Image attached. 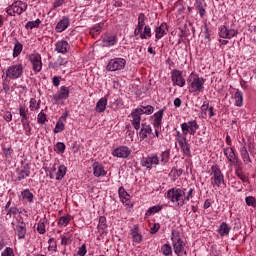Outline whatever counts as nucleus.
<instances>
[{
  "mask_svg": "<svg viewBox=\"0 0 256 256\" xmlns=\"http://www.w3.org/2000/svg\"><path fill=\"white\" fill-rule=\"evenodd\" d=\"M166 197L172 203H177L178 207L185 205V189L171 188L168 190Z\"/></svg>",
  "mask_w": 256,
  "mask_h": 256,
  "instance_id": "obj_1",
  "label": "nucleus"
},
{
  "mask_svg": "<svg viewBox=\"0 0 256 256\" xmlns=\"http://www.w3.org/2000/svg\"><path fill=\"white\" fill-rule=\"evenodd\" d=\"M224 155L227 158V160L234 165L235 167V175L239 178V179H244V177L242 175H240L239 171H241V160H239V158H237V155H235V150H233V148L231 147H227L224 148Z\"/></svg>",
  "mask_w": 256,
  "mask_h": 256,
  "instance_id": "obj_2",
  "label": "nucleus"
},
{
  "mask_svg": "<svg viewBox=\"0 0 256 256\" xmlns=\"http://www.w3.org/2000/svg\"><path fill=\"white\" fill-rule=\"evenodd\" d=\"M189 91L190 93H201L204 89L205 78H200L199 76H195L193 78V74H191L188 78Z\"/></svg>",
  "mask_w": 256,
  "mask_h": 256,
  "instance_id": "obj_3",
  "label": "nucleus"
},
{
  "mask_svg": "<svg viewBox=\"0 0 256 256\" xmlns=\"http://www.w3.org/2000/svg\"><path fill=\"white\" fill-rule=\"evenodd\" d=\"M27 11V3L18 0L12 3V5L8 6L6 9V13L11 17H15L16 15H21Z\"/></svg>",
  "mask_w": 256,
  "mask_h": 256,
  "instance_id": "obj_4",
  "label": "nucleus"
},
{
  "mask_svg": "<svg viewBox=\"0 0 256 256\" xmlns=\"http://www.w3.org/2000/svg\"><path fill=\"white\" fill-rule=\"evenodd\" d=\"M210 175L212 176V185H216V187H221V185L225 184V176L223 175V172H221L219 166L212 165Z\"/></svg>",
  "mask_w": 256,
  "mask_h": 256,
  "instance_id": "obj_5",
  "label": "nucleus"
},
{
  "mask_svg": "<svg viewBox=\"0 0 256 256\" xmlns=\"http://www.w3.org/2000/svg\"><path fill=\"white\" fill-rule=\"evenodd\" d=\"M125 65H127V60L124 58H113L109 60L106 69L108 71H123Z\"/></svg>",
  "mask_w": 256,
  "mask_h": 256,
  "instance_id": "obj_6",
  "label": "nucleus"
},
{
  "mask_svg": "<svg viewBox=\"0 0 256 256\" xmlns=\"http://www.w3.org/2000/svg\"><path fill=\"white\" fill-rule=\"evenodd\" d=\"M171 241L174 247V253L179 255L183 251V240H181V235L176 230H172Z\"/></svg>",
  "mask_w": 256,
  "mask_h": 256,
  "instance_id": "obj_7",
  "label": "nucleus"
},
{
  "mask_svg": "<svg viewBox=\"0 0 256 256\" xmlns=\"http://www.w3.org/2000/svg\"><path fill=\"white\" fill-rule=\"evenodd\" d=\"M23 75V65L18 64V65H12L7 68L6 70V77L8 79H19Z\"/></svg>",
  "mask_w": 256,
  "mask_h": 256,
  "instance_id": "obj_8",
  "label": "nucleus"
},
{
  "mask_svg": "<svg viewBox=\"0 0 256 256\" xmlns=\"http://www.w3.org/2000/svg\"><path fill=\"white\" fill-rule=\"evenodd\" d=\"M182 133L187 135L190 133V135H195L197 133V130L199 129V124H197V120H191L189 122H184L181 124Z\"/></svg>",
  "mask_w": 256,
  "mask_h": 256,
  "instance_id": "obj_9",
  "label": "nucleus"
},
{
  "mask_svg": "<svg viewBox=\"0 0 256 256\" xmlns=\"http://www.w3.org/2000/svg\"><path fill=\"white\" fill-rule=\"evenodd\" d=\"M159 163V156L157 154H152L151 156L143 157L141 160L142 167H146V169H153V167H157Z\"/></svg>",
  "mask_w": 256,
  "mask_h": 256,
  "instance_id": "obj_10",
  "label": "nucleus"
},
{
  "mask_svg": "<svg viewBox=\"0 0 256 256\" xmlns=\"http://www.w3.org/2000/svg\"><path fill=\"white\" fill-rule=\"evenodd\" d=\"M237 35H239L238 30L228 29L225 25L219 27V37H221V39H233V37H237Z\"/></svg>",
  "mask_w": 256,
  "mask_h": 256,
  "instance_id": "obj_11",
  "label": "nucleus"
},
{
  "mask_svg": "<svg viewBox=\"0 0 256 256\" xmlns=\"http://www.w3.org/2000/svg\"><path fill=\"white\" fill-rule=\"evenodd\" d=\"M61 99H69V88L67 86H62L58 93L52 96V103L57 105Z\"/></svg>",
  "mask_w": 256,
  "mask_h": 256,
  "instance_id": "obj_12",
  "label": "nucleus"
},
{
  "mask_svg": "<svg viewBox=\"0 0 256 256\" xmlns=\"http://www.w3.org/2000/svg\"><path fill=\"white\" fill-rule=\"evenodd\" d=\"M113 157H118L120 159H127L131 155V149L127 146H120L112 152Z\"/></svg>",
  "mask_w": 256,
  "mask_h": 256,
  "instance_id": "obj_13",
  "label": "nucleus"
},
{
  "mask_svg": "<svg viewBox=\"0 0 256 256\" xmlns=\"http://www.w3.org/2000/svg\"><path fill=\"white\" fill-rule=\"evenodd\" d=\"M171 79L173 85H177L178 87H185V78H183V72L179 70H173Z\"/></svg>",
  "mask_w": 256,
  "mask_h": 256,
  "instance_id": "obj_14",
  "label": "nucleus"
},
{
  "mask_svg": "<svg viewBox=\"0 0 256 256\" xmlns=\"http://www.w3.org/2000/svg\"><path fill=\"white\" fill-rule=\"evenodd\" d=\"M30 62L33 65V70L36 73H39L41 69H43V62H41V55L40 54H31L30 55Z\"/></svg>",
  "mask_w": 256,
  "mask_h": 256,
  "instance_id": "obj_15",
  "label": "nucleus"
},
{
  "mask_svg": "<svg viewBox=\"0 0 256 256\" xmlns=\"http://www.w3.org/2000/svg\"><path fill=\"white\" fill-rule=\"evenodd\" d=\"M14 231L18 239H25V235H27V224L23 221L19 222L14 226Z\"/></svg>",
  "mask_w": 256,
  "mask_h": 256,
  "instance_id": "obj_16",
  "label": "nucleus"
},
{
  "mask_svg": "<svg viewBox=\"0 0 256 256\" xmlns=\"http://www.w3.org/2000/svg\"><path fill=\"white\" fill-rule=\"evenodd\" d=\"M141 112H139V109H134L131 113L132 117V125L136 131H139L141 129Z\"/></svg>",
  "mask_w": 256,
  "mask_h": 256,
  "instance_id": "obj_17",
  "label": "nucleus"
},
{
  "mask_svg": "<svg viewBox=\"0 0 256 256\" xmlns=\"http://www.w3.org/2000/svg\"><path fill=\"white\" fill-rule=\"evenodd\" d=\"M151 133H153V129H151V125H149L147 123H142L140 132H139V137H140L141 141L147 139V136L151 135Z\"/></svg>",
  "mask_w": 256,
  "mask_h": 256,
  "instance_id": "obj_18",
  "label": "nucleus"
},
{
  "mask_svg": "<svg viewBox=\"0 0 256 256\" xmlns=\"http://www.w3.org/2000/svg\"><path fill=\"white\" fill-rule=\"evenodd\" d=\"M69 49V42H67L66 40L58 41L55 44V51H57V53H62L63 55H65V53H68Z\"/></svg>",
  "mask_w": 256,
  "mask_h": 256,
  "instance_id": "obj_19",
  "label": "nucleus"
},
{
  "mask_svg": "<svg viewBox=\"0 0 256 256\" xmlns=\"http://www.w3.org/2000/svg\"><path fill=\"white\" fill-rule=\"evenodd\" d=\"M69 17L64 16L62 17L61 20H59V22L57 23L56 27H55V31L57 33H63V31H65V29H67V27H69Z\"/></svg>",
  "mask_w": 256,
  "mask_h": 256,
  "instance_id": "obj_20",
  "label": "nucleus"
},
{
  "mask_svg": "<svg viewBox=\"0 0 256 256\" xmlns=\"http://www.w3.org/2000/svg\"><path fill=\"white\" fill-rule=\"evenodd\" d=\"M155 37L156 39H163L167 33H169V29L167 28V23H162L160 26L155 29Z\"/></svg>",
  "mask_w": 256,
  "mask_h": 256,
  "instance_id": "obj_21",
  "label": "nucleus"
},
{
  "mask_svg": "<svg viewBox=\"0 0 256 256\" xmlns=\"http://www.w3.org/2000/svg\"><path fill=\"white\" fill-rule=\"evenodd\" d=\"M93 175L95 177H105L107 175L103 164H100L99 162L93 164Z\"/></svg>",
  "mask_w": 256,
  "mask_h": 256,
  "instance_id": "obj_22",
  "label": "nucleus"
},
{
  "mask_svg": "<svg viewBox=\"0 0 256 256\" xmlns=\"http://www.w3.org/2000/svg\"><path fill=\"white\" fill-rule=\"evenodd\" d=\"M29 164H25L19 171H18V181H23V179H27L31 174V170H29Z\"/></svg>",
  "mask_w": 256,
  "mask_h": 256,
  "instance_id": "obj_23",
  "label": "nucleus"
},
{
  "mask_svg": "<svg viewBox=\"0 0 256 256\" xmlns=\"http://www.w3.org/2000/svg\"><path fill=\"white\" fill-rule=\"evenodd\" d=\"M163 121V109L159 110L154 114V129H161V123Z\"/></svg>",
  "mask_w": 256,
  "mask_h": 256,
  "instance_id": "obj_24",
  "label": "nucleus"
},
{
  "mask_svg": "<svg viewBox=\"0 0 256 256\" xmlns=\"http://www.w3.org/2000/svg\"><path fill=\"white\" fill-rule=\"evenodd\" d=\"M105 109H107V97H102L96 103L95 111H96V113H104Z\"/></svg>",
  "mask_w": 256,
  "mask_h": 256,
  "instance_id": "obj_25",
  "label": "nucleus"
},
{
  "mask_svg": "<svg viewBox=\"0 0 256 256\" xmlns=\"http://www.w3.org/2000/svg\"><path fill=\"white\" fill-rule=\"evenodd\" d=\"M117 43V37L114 35H107L103 38L104 47H113Z\"/></svg>",
  "mask_w": 256,
  "mask_h": 256,
  "instance_id": "obj_26",
  "label": "nucleus"
},
{
  "mask_svg": "<svg viewBox=\"0 0 256 256\" xmlns=\"http://www.w3.org/2000/svg\"><path fill=\"white\" fill-rule=\"evenodd\" d=\"M118 195L122 201V203H126V205H129V198L131 197L127 191H125V188L121 186L118 190Z\"/></svg>",
  "mask_w": 256,
  "mask_h": 256,
  "instance_id": "obj_27",
  "label": "nucleus"
},
{
  "mask_svg": "<svg viewBox=\"0 0 256 256\" xmlns=\"http://www.w3.org/2000/svg\"><path fill=\"white\" fill-rule=\"evenodd\" d=\"M231 232V227H229V224L226 222H222L220 224V227L218 228V233L221 237H225V235H229Z\"/></svg>",
  "mask_w": 256,
  "mask_h": 256,
  "instance_id": "obj_28",
  "label": "nucleus"
},
{
  "mask_svg": "<svg viewBox=\"0 0 256 256\" xmlns=\"http://www.w3.org/2000/svg\"><path fill=\"white\" fill-rule=\"evenodd\" d=\"M240 155H241L245 165H249V163H251V157H249V152L247 151V147L242 146L240 148Z\"/></svg>",
  "mask_w": 256,
  "mask_h": 256,
  "instance_id": "obj_29",
  "label": "nucleus"
},
{
  "mask_svg": "<svg viewBox=\"0 0 256 256\" xmlns=\"http://www.w3.org/2000/svg\"><path fill=\"white\" fill-rule=\"evenodd\" d=\"M234 99L236 107H241L243 105V92L237 90L234 94Z\"/></svg>",
  "mask_w": 256,
  "mask_h": 256,
  "instance_id": "obj_30",
  "label": "nucleus"
},
{
  "mask_svg": "<svg viewBox=\"0 0 256 256\" xmlns=\"http://www.w3.org/2000/svg\"><path fill=\"white\" fill-rule=\"evenodd\" d=\"M137 109L139 110V113H141L142 115H152L153 111H155V109L151 105L140 106V108Z\"/></svg>",
  "mask_w": 256,
  "mask_h": 256,
  "instance_id": "obj_31",
  "label": "nucleus"
},
{
  "mask_svg": "<svg viewBox=\"0 0 256 256\" xmlns=\"http://www.w3.org/2000/svg\"><path fill=\"white\" fill-rule=\"evenodd\" d=\"M23 51V44L19 42V40H16L14 49H13V57H19L21 55V52Z\"/></svg>",
  "mask_w": 256,
  "mask_h": 256,
  "instance_id": "obj_32",
  "label": "nucleus"
},
{
  "mask_svg": "<svg viewBox=\"0 0 256 256\" xmlns=\"http://www.w3.org/2000/svg\"><path fill=\"white\" fill-rule=\"evenodd\" d=\"M67 173V167L65 165H61L58 168V171L56 173V181H61L65 177V174Z\"/></svg>",
  "mask_w": 256,
  "mask_h": 256,
  "instance_id": "obj_33",
  "label": "nucleus"
},
{
  "mask_svg": "<svg viewBox=\"0 0 256 256\" xmlns=\"http://www.w3.org/2000/svg\"><path fill=\"white\" fill-rule=\"evenodd\" d=\"M67 60L63 57H58L57 60L51 64L52 69H59V67L65 66Z\"/></svg>",
  "mask_w": 256,
  "mask_h": 256,
  "instance_id": "obj_34",
  "label": "nucleus"
},
{
  "mask_svg": "<svg viewBox=\"0 0 256 256\" xmlns=\"http://www.w3.org/2000/svg\"><path fill=\"white\" fill-rule=\"evenodd\" d=\"M180 148L182 149L184 155H191V148L189 147V143L186 141H179Z\"/></svg>",
  "mask_w": 256,
  "mask_h": 256,
  "instance_id": "obj_35",
  "label": "nucleus"
},
{
  "mask_svg": "<svg viewBox=\"0 0 256 256\" xmlns=\"http://www.w3.org/2000/svg\"><path fill=\"white\" fill-rule=\"evenodd\" d=\"M23 199H27V201L29 203H33V194L31 193V190L29 189H25L24 191H22L21 193Z\"/></svg>",
  "mask_w": 256,
  "mask_h": 256,
  "instance_id": "obj_36",
  "label": "nucleus"
},
{
  "mask_svg": "<svg viewBox=\"0 0 256 256\" xmlns=\"http://www.w3.org/2000/svg\"><path fill=\"white\" fill-rule=\"evenodd\" d=\"M151 37V27L149 25H146L144 27V32L140 34V39H150Z\"/></svg>",
  "mask_w": 256,
  "mask_h": 256,
  "instance_id": "obj_37",
  "label": "nucleus"
},
{
  "mask_svg": "<svg viewBox=\"0 0 256 256\" xmlns=\"http://www.w3.org/2000/svg\"><path fill=\"white\" fill-rule=\"evenodd\" d=\"M160 163H162V165L169 163V151L165 150L160 154Z\"/></svg>",
  "mask_w": 256,
  "mask_h": 256,
  "instance_id": "obj_38",
  "label": "nucleus"
},
{
  "mask_svg": "<svg viewBox=\"0 0 256 256\" xmlns=\"http://www.w3.org/2000/svg\"><path fill=\"white\" fill-rule=\"evenodd\" d=\"M161 209H163V207H161V206H159V205L150 207V208L146 211V217H149L150 215H153V213H159V211H161Z\"/></svg>",
  "mask_w": 256,
  "mask_h": 256,
  "instance_id": "obj_39",
  "label": "nucleus"
},
{
  "mask_svg": "<svg viewBox=\"0 0 256 256\" xmlns=\"http://www.w3.org/2000/svg\"><path fill=\"white\" fill-rule=\"evenodd\" d=\"M54 133H61V131H65V124L61 119H59L56 123V126L54 128Z\"/></svg>",
  "mask_w": 256,
  "mask_h": 256,
  "instance_id": "obj_40",
  "label": "nucleus"
},
{
  "mask_svg": "<svg viewBox=\"0 0 256 256\" xmlns=\"http://www.w3.org/2000/svg\"><path fill=\"white\" fill-rule=\"evenodd\" d=\"M161 251H162L163 255H165V256H169L173 253V249L171 248V245H169V244L162 245Z\"/></svg>",
  "mask_w": 256,
  "mask_h": 256,
  "instance_id": "obj_41",
  "label": "nucleus"
},
{
  "mask_svg": "<svg viewBox=\"0 0 256 256\" xmlns=\"http://www.w3.org/2000/svg\"><path fill=\"white\" fill-rule=\"evenodd\" d=\"M41 107V100L37 102L35 98L30 99V110L35 111V109H39Z\"/></svg>",
  "mask_w": 256,
  "mask_h": 256,
  "instance_id": "obj_42",
  "label": "nucleus"
},
{
  "mask_svg": "<svg viewBox=\"0 0 256 256\" xmlns=\"http://www.w3.org/2000/svg\"><path fill=\"white\" fill-rule=\"evenodd\" d=\"M207 111H209V101H204L203 105L201 106V113L203 119L207 118Z\"/></svg>",
  "mask_w": 256,
  "mask_h": 256,
  "instance_id": "obj_43",
  "label": "nucleus"
},
{
  "mask_svg": "<svg viewBox=\"0 0 256 256\" xmlns=\"http://www.w3.org/2000/svg\"><path fill=\"white\" fill-rule=\"evenodd\" d=\"M40 23H41V20L36 19L35 21L27 22L25 27H26V29H35V28L39 27Z\"/></svg>",
  "mask_w": 256,
  "mask_h": 256,
  "instance_id": "obj_44",
  "label": "nucleus"
},
{
  "mask_svg": "<svg viewBox=\"0 0 256 256\" xmlns=\"http://www.w3.org/2000/svg\"><path fill=\"white\" fill-rule=\"evenodd\" d=\"M195 7H196L200 17H203V15H205V8L203 7V2L196 1Z\"/></svg>",
  "mask_w": 256,
  "mask_h": 256,
  "instance_id": "obj_45",
  "label": "nucleus"
},
{
  "mask_svg": "<svg viewBox=\"0 0 256 256\" xmlns=\"http://www.w3.org/2000/svg\"><path fill=\"white\" fill-rule=\"evenodd\" d=\"M246 201V205H248L249 207H256V199L253 196H247L245 198Z\"/></svg>",
  "mask_w": 256,
  "mask_h": 256,
  "instance_id": "obj_46",
  "label": "nucleus"
},
{
  "mask_svg": "<svg viewBox=\"0 0 256 256\" xmlns=\"http://www.w3.org/2000/svg\"><path fill=\"white\" fill-rule=\"evenodd\" d=\"M69 221H71V219H69V217L67 216H62L60 217L59 221H58V225H61L62 227H67V225H69Z\"/></svg>",
  "mask_w": 256,
  "mask_h": 256,
  "instance_id": "obj_47",
  "label": "nucleus"
},
{
  "mask_svg": "<svg viewBox=\"0 0 256 256\" xmlns=\"http://www.w3.org/2000/svg\"><path fill=\"white\" fill-rule=\"evenodd\" d=\"M37 231L40 233V235H45L46 230H45V223L44 222H39L37 225Z\"/></svg>",
  "mask_w": 256,
  "mask_h": 256,
  "instance_id": "obj_48",
  "label": "nucleus"
},
{
  "mask_svg": "<svg viewBox=\"0 0 256 256\" xmlns=\"http://www.w3.org/2000/svg\"><path fill=\"white\" fill-rule=\"evenodd\" d=\"M101 31V25L97 24L95 25L91 30H90V35H93V37H95V35H99V32Z\"/></svg>",
  "mask_w": 256,
  "mask_h": 256,
  "instance_id": "obj_49",
  "label": "nucleus"
},
{
  "mask_svg": "<svg viewBox=\"0 0 256 256\" xmlns=\"http://www.w3.org/2000/svg\"><path fill=\"white\" fill-rule=\"evenodd\" d=\"M38 123H40V125H43V123H45L47 121V115H45V113L40 112L38 114Z\"/></svg>",
  "mask_w": 256,
  "mask_h": 256,
  "instance_id": "obj_50",
  "label": "nucleus"
},
{
  "mask_svg": "<svg viewBox=\"0 0 256 256\" xmlns=\"http://www.w3.org/2000/svg\"><path fill=\"white\" fill-rule=\"evenodd\" d=\"M77 255L78 256H85L87 255V246H85V244H83L77 251Z\"/></svg>",
  "mask_w": 256,
  "mask_h": 256,
  "instance_id": "obj_51",
  "label": "nucleus"
},
{
  "mask_svg": "<svg viewBox=\"0 0 256 256\" xmlns=\"http://www.w3.org/2000/svg\"><path fill=\"white\" fill-rule=\"evenodd\" d=\"M140 234H141V232H139V226L134 225L133 228L130 230L131 237H135V236L140 235Z\"/></svg>",
  "mask_w": 256,
  "mask_h": 256,
  "instance_id": "obj_52",
  "label": "nucleus"
},
{
  "mask_svg": "<svg viewBox=\"0 0 256 256\" xmlns=\"http://www.w3.org/2000/svg\"><path fill=\"white\" fill-rule=\"evenodd\" d=\"M2 256H15V254L13 253V249L10 247H7L3 252H2Z\"/></svg>",
  "mask_w": 256,
  "mask_h": 256,
  "instance_id": "obj_53",
  "label": "nucleus"
},
{
  "mask_svg": "<svg viewBox=\"0 0 256 256\" xmlns=\"http://www.w3.org/2000/svg\"><path fill=\"white\" fill-rule=\"evenodd\" d=\"M56 149L60 152V153H65V143L63 142H58L56 144Z\"/></svg>",
  "mask_w": 256,
  "mask_h": 256,
  "instance_id": "obj_54",
  "label": "nucleus"
},
{
  "mask_svg": "<svg viewBox=\"0 0 256 256\" xmlns=\"http://www.w3.org/2000/svg\"><path fill=\"white\" fill-rule=\"evenodd\" d=\"M176 139H177V141H178V143L180 142V141H187V136H185V134L183 135V134H181V132H177V134H176Z\"/></svg>",
  "mask_w": 256,
  "mask_h": 256,
  "instance_id": "obj_55",
  "label": "nucleus"
},
{
  "mask_svg": "<svg viewBox=\"0 0 256 256\" xmlns=\"http://www.w3.org/2000/svg\"><path fill=\"white\" fill-rule=\"evenodd\" d=\"M145 14L144 13H140L138 16V24L139 25H145Z\"/></svg>",
  "mask_w": 256,
  "mask_h": 256,
  "instance_id": "obj_56",
  "label": "nucleus"
},
{
  "mask_svg": "<svg viewBox=\"0 0 256 256\" xmlns=\"http://www.w3.org/2000/svg\"><path fill=\"white\" fill-rule=\"evenodd\" d=\"M160 229V225L155 223L153 224V227L150 229V233L151 235H155V233H157V231H159Z\"/></svg>",
  "mask_w": 256,
  "mask_h": 256,
  "instance_id": "obj_57",
  "label": "nucleus"
},
{
  "mask_svg": "<svg viewBox=\"0 0 256 256\" xmlns=\"http://www.w3.org/2000/svg\"><path fill=\"white\" fill-rule=\"evenodd\" d=\"M105 229H107V224H98V232L100 235H104Z\"/></svg>",
  "mask_w": 256,
  "mask_h": 256,
  "instance_id": "obj_58",
  "label": "nucleus"
},
{
  "mask_svg": "<svg viewBox=\"0 0 256 256\" xmlns=\"http://www.w3.org/2000/svg\"><path fill=\"white\" fill-rule=\"evenodd\" d=\"M4 119L5 121H7V123H10V121L13 120V114H11V112H5Z\"/></svg>",
  "mask_w": 256,
  "mask_h": 256,
  "instance_id": "obj_59",
  "label": "nucleus"
},
{
  "mask_svg": "<svg viewBox=\"0 0 256 256\" xmlns=\"http://www.w3.org/2000/svg\"><path fill=\"white\" fill-rule=\"evenodd\" d=\"M132 239L134 243H141V241H143V235L138 234L136 236H132Z\"/></svg>",
  "mask_w": 256,
  "mask_h": 256,
  "instance_id": "obj_60",
  "label": "nucleus"
},
{
  "mask_svg": "<svg viewBox=\"0 0 256 256\" xmlns=\"http://www.w3.org/2000/svg\"><path fill=\"white\" fill-rule=\"evenodd\" d=\"M192 197H193V188H190L187 196H185V194H184V202L190 201Z\"/></svg>",
  "mask_w": 256,
  "mask_h": 256,
  "instance_id": "obj_61",
  "label": "nucleus"
},
{
  "mask_svg": "<svg viewBox=\"0 0 256 256\" xmlns=\"http://www.w3.org/2000/svg\"><path fill=\"white\" fill-rule=\"evenodd\" d=\"M19 115H20V117L26 119V117H28L27 116V110H25V108H23V107H20L19 108Z\"/></svg>",
  "mask_w": 256,
  "mask_h": 256,
  "instance_id": "obj_62",
  "label": "nucleus"
},
{
  "mask_svg": "<svg viewBox=\"0 0 256 256\" xmlns=\"http://www.w3.org/2000/svg\"><path fill=\"white\" fill-rule=\"evenodd\" d=\"M204 39H210L211 35L209 34V26H204Z\"/></svg>",
  "mask_w": 256,
  "mask_h": 256,
  "instance_id": "obj_63",
  "label": "nucleus"
},
{
  "mask_svg": "<svg viewBox=\"0 0 256 256\" xmlns=\"http://www.w3.org/2000/svg\"><path fill=\"white\" fill-rule=\"evenodd\" d=\"M10 213H12V215H19V214H21L22 212L20 211V209L19 208H17V207H11L10 208Z\"/></svg>",
  "mask_w": 256,
  "mask_h": 256,
  "instance_id": "obj_64",
  "label": "nucleus"
}]
</instances>
